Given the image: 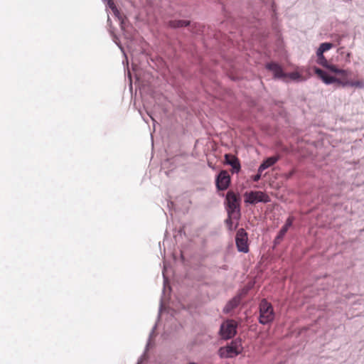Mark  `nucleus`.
<instances>
[{"label": "nucleus", "instance_id": "f257e3e1", "mask_svg": "<svg viewBox=\"0 0 364 364\" xmlns=\"http://www.w3.org/2000/svg\"><path fill=\"white\" fill-rule=\"evenodd\" d=\"M223 196L225 198L223 205L227 213L224 223L229 232H233L237 229L242 218V198L231 191Z\"/></svg>", "mask_w": 364, "mask_h": 364}, {"label": "nucleus", "instance_id": "f03ea898", "mask_svg": "<svg viewBox=\"0 0 364 364\" xmlns=\"http://www.w3.org/2000/svg\"><path fill=\"white\" fill-rule=\"evenodd\" d=\"M167 26L171 29L178 30V43L183 50H186V48L181 39L189 38L188 34L183 30L185 28H187L193 36H202L203 37L208 34L209 30L212 31L210 27L205 28L204 25L198 23H192L190 20L186 19H171L167 22Z\"/></svg>", "mask_w": 364, "mask_h": 364}, {"label": "nucleus", "instance_id": "7ed1b4c3", "mask_svg": "<svg viewBox=\"0 0 364 364\" xmlns=\"http://www.w3.org/2000/svg\"><path fill=\"white\" fill-rule=\"evenodd\" d=\"M259 316L258 322L264 326L271 325L275 320L276 313L273 305L267 301L262 299L258 306Z\"/></svg>", "mask_w": 364, "mask_h": 364}, {"label": "nucleus", "instance_id": "20e7f679", "mask_svg": "<svg viewBox=\"0 0 364 364\" xmlns=\"http://www.w3.org/2000/svg\"><path fill=\"white\" fill-rule=\"evenodd\" d=\"M242 343L240 338H236L218 349V355L220 358H233L242 351Z\"/></svg>", "mask_w": 364, "mask_h": 364}, {"label": "nucleus", "instance_id": "39448f33", "mask_svg": "<svg viewBox=\"0 0 364 364\" xmlns=\"http://www.w3.org/2000/svg\"><path fill=\"white\" fill-rule=\"evenodd\" d=\"M243 196L246 206L255 205L259 203H267L270 202L269 196L260 191H245Z\"/></svg>", "mask_w": 364, "mask_h": 364}, {"label": "nucleus", "instance_id": "423d86ee", "mask_svg": "<svg viewBox=\"0 0 364 364\" xmlns=\"http://www.w3.org/2000/svg\"><path fill=\"white\" fill-rule=\"evenodd\" d=\"M237 333V324L231 319L225 320L220 326L219 336L225 341L234 337Z\"/></svg>", "mask_w": 364, "mask_h": 364}, {"label": "nucleus", "instance_id": "0eeeda50", "mask_svg": "<svg viewBox=\"0 0 364 364\" xmlns=\"http://www.w3.org/2000/svg\"><path fill=\"white\" fill-rule=\"evenodd\" d=\"M279 160V156L277 155L264 158L260 163L257 173L250 176V181L252 182H258L262 178L263 171L276 164Z\"/></svg>", "mask_w": 364, "mask_h": 364}, {"label": "nucleus", "instance_id": "6e6552de", "mask_svg": "<svg viewBox=\"0 0 364 364\" xmlns=\"http://www.w3.org/2000/svg\"><path fill=\"white\" fill-rule=\"evenodd\" d=\"M235 235V245L239 252L247 253L249 252L248 233L241 228H237Z\"/></svg>", "mask_w": 364, "mask_h": 364}, {"label": "nucleus", "instance_id": "1a4fd4ad", "mask_svg": "<svg viewBox=\"0 0 364 364\" xmlns=\"http://www.w3.org/2000/svg\"><path fill=\"white\" fill-rule=\"evenodd\" d=\"M264 68L272 73L273 80L286 81V73L279 62L276 60L267 62L264 64Z\"/></svg>", "mask_w": 364, "mask_h": 364}, {"label": "nucleus", "instance_id": "9d476101", "mask_svg": "<svg viewBox=\"0 0 364 364\" xmlns=\"http://www.w3.org/2000/svg\"><path fill=\"white\" fill-rule=\"evenodd\" d=\"M215 184L218 192L226 191L231 184V176L225 170H220L215 176Z\"/></svg>", "mask_w": 364, "mask_h": 364}, {"label": "nucleus", "instance_id": "9b49d317", "mask_svg": "<svg viewBox=\"0 0 364 364\" xmlns=\"http://www.w3.org/2000/svg\"><path fill=\"white\" fill-rule=\"evenodd\" d=\"M120 28L122 31L124 37L129 41L130 42H134L136 41V35L138 31L130 23L127 19L125 21H121L119 25Z\"/></svg>", "mask_w": 364, "mask_h": 364}, {"label": "nucleus", "instance_id": "f8f14e48", "mask_svg": "<svg viewBox=\"0 0 364 364\" xmlns=\"http://www.w3.org/2000/svg\"><path fill=\"white\" fill-rule=\"evenodd\" d=\"M224 164L231 167V173L237 174L241 171L242 166L240 159L232 154L224 155Z\"/></svg>", "mask_w": 364, "mask_h": 364}, {"label": "nucleus", "instance_id": "ddd939ff", "mask_svg": "<svg viewBox=\"0 0 364 364\" xmlns=\"http://www.w3.org/2000/svg\"><path fill=\"white\" fill-rule=\"evenodd\" d=\"M156 328H157V322L154 324V326H153V328L149 333V338L146 342L144 350L142 355H141V356L138 358L136 364H146L149 362L150 355H149L148 351H149L150 347H152L154 346V343H151V339L153 336H156V334L154 333V331Z\"/></svg>", "mask_w": 364, "mask_h": 364}, {"label": "nucleus", "instance_id": "4468645a", "mask_svg": "<svg viewBox=\"0 0 364 364\" xmlns=\"http://www.w3.org/2000/svg\"><path fill=\"white\" fill-rule=\"evenodd\" d=\"M204 77L211 78L212 71L208 65L200 62L196 66L193 77L198 80L201 85H203L202 78Z\"/></svg>", "mask_w": 364, "mask_h": 364}, {"label": "nucleus", "instance_id": "2eb2a0df", "mask_svg": "<svg viewBox=\"0 0 364 364\" xmlns=\"http://www.w3.org/2000/svg\"><path fill=\"white\" fill-rule=\"evenodd\" d=\"M284 101L273 99L270 103L272 109L277 113V115L285 120L287 119L288 112L284 107Z\"/></svg>", "mask_w": 364, "mask_h": 364}, {"label": "nucleus", "instance_id": "dca6fc26", "mask_svg": "<svg viewBox=\"0 0 364 364\" xmlns=\"http://www.w3.org/2000/svg\"><path fill=\"white\" fill-rule=\"evenodd\" d=\"M314 72L325 85H330L335 83L336 77L328 75L326 71L318 67L314 68Z\"/></svg>", "mask_w": 364, "mask_h": 364}, {"label": "nucleus", "instance_id": "f3484780", "mask_svg": "<svg viewBox=\"0 0 364 364\" xmlns=\"http://www.w3.org/2000/svg\"><path fill=\"white\" fill-rule=\"evenodd\" d=\"M107 26H109L108 31H109L110 36L112 38V41L118 46V48L120 49V50L122 53L124 57L125 58V60L127 61V55L126 54L124 48L122 46V44L121 43L120 40H119L118 36L116 35L115 33H114L115 28L112 26V21H111L109 15H107Z\"/></svg>", "mask_w": 364, "mask_h": 364}, {"label": "nucleus", "instance_id": "a211bd4d", "mask_svg": "<svg viewBox=\"0 0 364 364\" xmlns=\"http://www.w3.org/2000/svg\"><path fill=\"white\" fill-rule=\"evenodd\" d=\"M237 297L238 296H234L228 301L225 306L223 309V312L225 314H232L235 309H236L240 305L242 304L241 300H240Z\"/></svg>", "mask_w": 364, "mask_h": 364}, {"label": "nucleus", "instance_id": "6ab92c4d", "mask_svg": "<svg viewBox=\"0 0 364 364\" xmlns=\"http://www.w3.org/2000/svg\"><path fill=\"white\" fill-rule=\"evenodd\" d=\"M296 220V217L294 215H289L287 218L284 225L279 229V231L282 232L284 234H287L290 229H294L295 225L294 221Z\"/></svg>", "mask_w": 364, "mask_h": 364}, {"label": "nucleus", "instance_id": "aec40b11", "mask_svg": "<svg viewBox=\"0 0 364 364\" xmlns=\"http://www.w3.org/2000/svg\"><path fill=\"white\" fill-rule=\"evenodd\" d=\"M289 78L291 80L296 82L306 81V78L304 77L299 72H289L286 73V79Z\"/></svg>", "mask_w": 364, "mask_h": 364}, {"label": "nucleus", "instance_id": "412c9836", "mask_svg": "<svg viewBox=\"0 0 364 364\" xmlns=\"http://www.w3.org/2000/svg\"><path fill=\"white\" fill-rule=\"evenodd\" d=\"M287 234L283 233L281 231H278L277 235L272 242V249L274 250L277 247L281 244V242L284 240Z\"/></svg>", "mask_w": 364, "mask_h": 364}, {"label": "nucleus", "instance_id": "4be33fe9", "mask_svg": "<svg viewBox=\"0 0 364 364\" xmlns=\"http://www.w3.org/2000/svg\"><path fill=\"white\" fill-rule=\"evenodd\" d=\"M250 290V287H243L242 288L240 289L236 294L235 296H238L237 298L241 300V302L243 304L245 298L248 295Z\"/></svg>", "mask_w": 364, "mask_h": 364}, {"label": "nucleus", "instance_id": "5701e85b", "mask_svg": "<svg viewBox=\"0 0 364 364\" xmlns=\"http://www.w3.org/2000/svg\"><path fill=\"white\" fill-rule=\"evenodd\" d=\"M333 47H335V45L333 43L323 42L319 44L318 47L316 49V51L324 53L325 52L328 51Z\"/></svg>", "mask_w": 364, "mask_h": 364}, {"label": "nucleus", "instance_id": "b1692460", "mask_svg": "<svg viewBox=\"0 0 364 364\" xmlns=\"http://www.w3.org/2000/svg\"><path fill=\"white\" fill-rule=\"evenodd\" d=\"M323 68L336 74H343L345 70L339 68L337 65L328 63Z\"/></svg>", "mask_w": 364, "mask_h": 364}, {"label": "nucleus", "instance_id": "393cba45", "mask_svg": "<svg viewBox=\"0 0 364 364\" xmlns=\"http://www.w3.org/2000/svg\"><path fill=\"white\" fill-rule=\"evenodd\" d=\"M262 3L268 7L270 13L277 12V5L274 0H261Z\"/></svg>", "mask_w": 364, "mask_h": 364}, {"label": "nucleus", "instance_id": "a878e982", "mask_svg": "<svg viewBox=\"0 0 364 364\" xmlns=\"http://www.w3.org/2000/svg\"><path fill=\"white\" fill-rule=\"evenodd\" d=\"M316 54L317 57L316 63L322 67H324L328 62L327 61V59L324 56L323 53L316 51Z\"/></svg>", "mask_w": 364, "mask_h": 364}, {"label": "nucleus", "instance_id": "bb28decb", "mask_svg": "<svg viewBox=\"0 0 364 364\" xmlns=\"http://www.w3.org/2000/svg\"><path fill=\"white\" fill-rule=\"evenodd\" d=\"M112 12L114 17L119 21V25L121 24V21H125L128 19L126 16L121 13V11L117 9V7L114 8Z\"/></svg>", "mask_w": 364, "mask_h": 364}, {"label": "nucleus", "instance_id": "cd10ccee", "mask_svg": "<svg viewBox=\"0 0 364 364\" xmlns=\"http://www.w3.org/2000/svg\"><path fill=\"white\" fill-rule=\"evenodd\" d=\"M334 85L335 88L350 87V80H342L336 77Z\"/></svg>", "mask_w": 364, "mask_h": 364}, {"label": "nucleus", "instance_id": "c85d7f7f", "mask_svg": "<svg viewBox=\"0 0 364 364\" xmlns=\"http://www.w3.org/2000/svg\"><path fill=\"white\" fill-rule=\"evenodd\" d=\"M228 76L232 81L235 82L240 81L242 79V76L237 72H230Z\"/></svg>", "mask_w": 364, "mask_h": 364}, {"label": "nucleus", "instance_id": "c756f323", "mask_svg": "<svg viewBox=\"0 0 364 364\" xmlns=\"http://www.w3.org/2000/svg\"><path fill=\"white\" fill-rule=\"evenodd\" d=\"M350 87H358V88H364V81L363 80H357V81L350 80Z\"/></svg>", "mask_w": 364, "mask_h": 364}, {"label": "nucleus", "instance_id": "7c9ffc66", "mask_svg": "<svg viewBox=\"0 0 364 364\" xmlns=\"http://www.w3.org/2000/svg\"><path fill=\"white\" fill-rule=\"evenodd\" d=\"M272 28L273 30V31L274 32V34L275 36H279L280 33H281V31L279 28V25H278V23H274L272 22Z\"/></svg>", "mask_w": 364, "mask_h": 364}, {"label": "nucleus", "instance_id": "2f4dec72", "mask_svg": "<svg viewBox=\"0 0 364 364\" xmlns=\"http://www.w3.org/2000/svg\"><path fill=\"white\" fill-rule=\"evenodd\" d=\"M105 4L106 7L110 9L112 11L114 9V8H117L112 0H109Z\"/></svg>", "mask_w": 364, "mask_h": 364}, {"label": "nucleus", "instance_id": "473e14b6", "mask_svg": "<svg viewBox=\"0 0 364 364\" xmlns=\"http://www.w3.org/2000/svg\"><path fill=\"white\" fill-rule=\"evenodd\" d=\"M271 20L272 23H278V14L277 12L271 13Z\"/></svg>", "mask_w": 364, "mask_h": 364}, {"label": "nucleus", "instance_id": "72a5a7b5", "mask_svg": "<svg viewBox=\"0 0 364 364\" xmlns=\"http://www.w3.org/2000/svg\"><path fill=\"white\" fill-rule=\"evenodd\" d=\"M276 36V41H277V44L279 47L282 46V43H283V38H282V33H280V35L278 36Z\"/></svg>", "mask_w": 364, "mask_h": 364}, {"label": "nucleus", "instance_id": "f704fd0d", "mask_svg": "<svg viewBox=\"0 0 364 364\" xmlns=\"http://www.w3.org/2000/svg\"><path fill=\"white\" fill-rule=\"evenodd\" d=\"M336 41L337 44L340 45L341 43L343 36L336 35Z\"/></svg>", "mask_w": 364, "mask_h": 364}, {"label": "nucleus", "instance_id": "c9c22d12", "mask_svg": "<svg viewBox=\"0 0 364 364\" xmlns=\"http://www.w3.org/2000/svg\"><path fill=\"white\" fill-rule=\"evenodd\" d=\"M161 308H162V299H161V301H160L159 312L158 318H157L158 321H159L160 318H161Z\"/></svg>", "mask_w": 364, "mask_h": 364}, {"label": "nucleus", "instance_id": "e433bc0d", "mask_svg": "<svg viewBox=\"0 0 364 364\" xmlns=\"http://www.w3.org/2000/svg\"><path fill=\"white\" fill-rule=\"evenodd\" d=\"M351 56H352V53L350 52H348L346 55V61L350 62Z\"/></svg>", "mask_w": 364, "mask_h": 364}, {"label": "nucleus", "instance_id": "4c0bfd02", "mask_svg": "<svg viewBox=\"0 0 364 364\" xmlns=\"http://www.w3.org/2000/svg\"><path fill=\"white\" fill-rule=\"evenodd\" d=\"M232 249H233V244L232 243L229 244L227 247V251L228 252Z\"/></svg>", "mask_w": 364, "mask_h": 364}, {"label": "nucleus", "instance_id": "58836bf2", "mask_svg": "<svg viewBox=\"0 0 364 364\" xmlns=\"http://www.w3.org/2000/svg\"><path fill=\"white\" fill-rule=\"evenodd\" d=\"M220 269H223V270H228V266L227 264H223L221 267H220Z\"/></svg>", "mask_w": 364, "mask_h": 364}, {"label": "nucleus", "instance_id": "ea45409f", "mask_svg": "<svg viewBox=\"0 0 364 364\" xmlns=\"http://www.w3.org/2000/svg\"><path fill=\"white\" fill-rule=\"evenodd\" d=\"M191 48H190V51L191 52L192 55H193V50H194V45L193 44H191Z\"/></svg>", "mask_w": 364, "mask_h": 364}, {"label": "nucleus", "instance_id": "a19ab883", "mask_svg": "<svg viewBox=\"0 0 364 364\" xmlns=\"http://www.w3.org/2000/svg\"><path fill=\"white\" fill-rule=\"evenodd\" d=\"M173 205V202H168V208L170 209L172 208Z\"/></svg>", "mask_w": 364, "mask_h": 364}, {"label": "nucleus", "instance_id": "79ce46f5", "mask_svg": "<svg viewBox=\"0 0 364 364\" xmlns=\"http://www.w3.org/2000/svg\"><path fill=\"white\" fill-rule=\"evenodd\" d=\"M342 1H344V2L348 3V2H350L352 0H342Z\"/></svg>", "mask_w": 364, "mask_h": 364}, {"label": "nucleus", "instance_id": "37998d69", "mask_svg": "<svg viewBox=\"0 0 364 364\" xmlns=\"http://www.w3.org/2000/svg\"><path fill=\"white\" fill-rule=\"evenodd\" d=\"M213 37H215L216 39L218 38V37H217V34H216V33H214L213 34Z\"/></svg>", "mask_w": 364, "mask_h": 364}, {"label": "nucleus", "instance_id": "c03bdc74", "mask_svg": "<svg viewBox=\"0 0 364 364\" xmlns=\"http://www.w3.org/2000/svg\"><path fill=\"white\" fill-rule=\"evenodd\" d=\"M182 232H183V233L185 234V232H184L183 230H179V233H180V234H181Z\"/></svg>", "mask_w": 364, "mask_h": 364}, {"label": "nucleus", "instance_id": "a18cd8bd", "mask_svg": "<svg viewBox=\"0 0 364 364\" xmlns=\"http://www.w3.org/2000/svg\"><path fill=\"white\" fill-rule=\"evenodd\" d=\"M209 166H210L211 168H213V170H215V167L212 166H211V165H210V164H209Z\"/></svg>", "mask_w": 364, "mask_h": 364}, {"label": "nucleus", "instance_id": "49530a36", "mask_svg": "<svg viewBox=\"0 0 364 364\" xmlns=\"http://www.w3.org/2000/svg\"><path fill=\"white\" fill-rule=\"evenodd\" d=\"M108 1H109V0H102V1H103L104 3H105V4H106Z\"/></svg>", "mask_w": 364, "mask_h": 364}, {"label": "nucleus", "instance_id": "de8ad7c7", "mask_svg": "<svg viewBox=\"0 0 364 364\" xmlns=\"http://www.w3.org/2000/svg\"><path fill=\"white\" fill-rule=\"evenodd\" d=\"M108 1H109V0H102V1H103L104 3H105V4H106Z\"/></svg>", "mask_w": 364, "mask_h": 364}]
</instances>
